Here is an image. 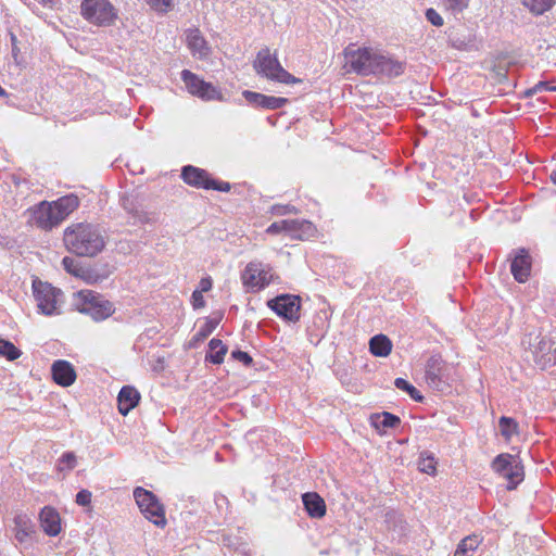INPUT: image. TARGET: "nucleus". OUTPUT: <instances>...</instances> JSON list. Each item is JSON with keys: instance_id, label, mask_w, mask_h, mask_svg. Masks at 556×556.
Listing matches in <instances>:
<instances>
[{"instance_id": "obj_18", "label": "nucleus", "mask_w": 556, "mask_h": 556, "mask_svg": "<svg viewBox=\"0 0 556 556\" xmlns=\"http://www.w3.org/2000/svg\"><path fill=\"white\" fill-rule=\"evenodd\" d=\"M243 97L250 104H252L256 108H264V109H269V110L280 109L286 103H288L287 98L266 96L263 93L249 91V90L243 92Z\"/></svg>"}, {"instance_id": "obj_19", "label": "nucleus", "mask_w": 556, "mask_h": 556, "mask_svg": "<svg viewBox=\"0 0 556 556\" xmlns=\"http://www.w3.org/2000/svg\"><path fill=\"white\" fill-rule=\"evenodd\" d=\"M181 177L187 185L206 190H208V184L212 178L205 169L192 165L182 167Z\"/></svg>"}, {"instance_id": "obj_32", "label": "nucleus", "mask_w": 556, "mask_h": 556, "mask_svg": "<svg viewBox=\"0 0 556 556\" xmlns=\"http://www.w3.org/2000/svg\"><path fill=\"white\" fill-rule=\"evenodd\" d=\"M498 427L506 441H509L518 432V424L511 417L502 416L498 420Z\"/></svg>"}, {"instance_id": "obj_22", "label": "nucleus", "mask_w": 556, "mask_h": 556, "mask_svg": "<svg viewBox=\"0 0 556 556\" xmlns=\"http://www.w3.org/2000/svg\"><path fill=\"white\" fill-rule=\"evenodd\" d=\"M140 393L131 386H124L117 396L118 412L126 416L140 401Z\"/></svg>"}, {"instance_id": "obj_5", "label": "nucleus", "mask_w": 556, "mask_h": 556, "mask_svg": "<svg viewBox=\"0 0 556 556\" xmlns=\"http://www.w3.org/2000/svg\"><path fill=\"white\" fill-rule=\"evenodd\" d=\"M253 66L257 74L278 83L293 84L300 81L280 65L276 55H271L268 48L258 51Z\"/></svg>"}, {"instance_id": "obj_25", "label": "nucleus", "mask_w": 556, "mask_h": 556, "mask_svg": "<svg viewBox=\"0 0 556 556\" xmlns=\"http://www.w3.org/2000/svg\"><path fill=\"white\" fill-rule=\"evenodd\" d=\"M305 510L312 518H321L326 514V504L316 492H307L302 495Z\"/></svg>"}, {"instance_id": "obj_53", "label": "nucleus", "mask_w": 556, "mask_h": 556, "mask_svg": "<svg viewBox=\"0 0 556 556\" xmlns=\"http://www.w3.org/2000/svg\"><path fill=\"white\" fill-rule=\"evenodd\" d=\"M391 519H400L401 520V516L397 515L395 511L388 513L387 520L390 521Z\"/></svg>"}, {"instance_id": "obj_8", "label": "nucleus", "mask_w": 556, "mask_h": 556, "mask_svg": "<svg viewBox=\"0 0 556 556\" xmlns=\"http://www.w3.org/2000/svg\"><path fill=\"white\" fill-rule=\"evenodd\" d=\"M492 468L508 480V490L515 489L523 480V466L514 455H497L492 463Z\"/></svg>"}, {"instance_id": "obj_30", "label": "nucleus", "mask_w": 556, "mask_h": 556, "mask_svg": "<svg viewBox=\"0 0 556 556\" xmlns=\"http://www.w3.org/2000/svg\"><path fill=\"white\" fill-rule=\"evenodd\" d=\"M480 542L477 535L466 536L457 545L454 556H472V553L478 548Z\"/></svg>"}, {"instance_id": "obj_4", "label": "nucleus", "mask_w": 556, "mask_h": 556, "mask_svg": "<svg viewBox=\"0 0 556 556\" xmlns=\"http://www.w3.org/2000/svg\"><path fill=\"white\" fill-rule=\"evenodd\" d=\"M34 296L38 309L46 316L60 314V307L64 303V293L48 282L39 279L33 281Z\"/></svg>"}, {"instance_id": "obj_11", "label": "nucleus", "mask_w": 556, "mask_h": 556, "mask_svg": "<svg viewBox=\"0 0 556 556\" xmlns=\"http://www.w3.org/2000/svg\"><path fill=\"white\" fill-rule=\"evenodd\" d=\"M273 279L269 270L262 268L261 264L249 263L241 274V280L248 291L256 292L267 287Z\"/></svg>"}, {"instance_id": "obj_45", "label": "nucleus", "mask_w": 556, "mask_h": 556, "mask_svg": "<svg viewBox=\"0 0 556 556\" xmlns=\"http://www.w3.org/2000/svg\"><path fill=\"white\" fill-rule=\"evenodd\" d=\"M230 188L231 187H230L229 182L217 181L213 177L211 178L210 184H208V190L213 189V190H217V191L228 192L230 190Z\"/></svg>"}, {"instance_id": "obj_43", "label": "nucleus", "mask_w": 556, "mask_h": 556, "mask_svg": "<svg viewBox=\"0 0 556 556\" xmlns=\"http://www.w3.org/2000/svg\"><path fill=\"white\" fill-rule=\"evenodd\" d=\"M298 210L293 205H274L271 207V213L277 216H282L291 213H296Z\"/></svg>"}, {"instance_id": "obj_26", "label": "nucleus", "mask_w": 556, "mask_h": 556, "mask_svg": "<svg viewBox=\"0 0 556 556\" xmlns=\"http://www.w3.org/2000/svg\"><path fill=\"white\" fill-rule=\"evenodd\" d=\"M14 531L16 541L23 544L35 533V526L27 515H17L14 517Z\"/></svg>"}, {"instance_id": "obj_23", "label": "nucleus", "mask_w": 556, "mask_h": 556, "mask_svg": "<svg viewBox=\"0 0 556 556\" xmlns=\"http://www.w3.org/2000/svg\"><path fill=\"white\" fill-rule=\"evenodd\" d=\"M186 42L193 55H198L200 59L208 55V43L198 28H191L186 31Z\"/></svg>"}, {"instance_id": "obj_31", "label": "nucleus", "mask_w": 556, "mask_h": 556, "mask_svg": "<svg viewBox=\"0 0 556 556\" xmlns=\"http://www.w3.org/2000/svg\"><path fill=\"white\" fill-rule=\"evenodd\" d=\"M521 2L533 14L541 15L549 11L554 7L556 0H521Z\"/></svg>"}, {"instance_id": "obj_56", "label": "nucleus", "mask_w": 556, "mask_h": 556, "mask_svg": "<svg viewBox=\"0 0 556 556\" xmlns=\"http://www.w3.org/2000/svg\"><path fill=\"white\" fill-rule=\"evenodd\" d=\"M40 1H41L42 3H45V4H48V3H52V2H53V0H40Z\"/></svg>"}, {"instance_id": "obj_42", "label": "nucleus", "mask_w": 556, "mask_h": 556, "mask_svg": "<svg viewBox=\"0 0 556 556\" xmlns=\"http://www.w3.org/2000/svg\"><path fill=\"white\" fill-rule=\"evenodd\" d=\"M289 226H290V224H288L286 219L280 220V222H275L267 228V232L271 233V235H277V233H281V232L286 233V231H287L286 227H289Z\"/></svg>"}, {"instance_id": "obj_55", "label": "nucleus", "mask_w": 556, "mask_h": 556, "mask_svg": "<svg viewBox=\"0 0 556 556\" xmlns=\"http://www.w3.org/2000/svg\"><path fill=\"white\" fill-rule=\"evenodd\" d=\"M7 96L5 90L0 86V97Z\"/></svg>"}, {"instance_id": "obj_39", "label": "nucleus", "mask_w": 556, "mask_h": 556, "mask_svg": "<svg viewBox=\"0 0 556 556\" xmlns=\"http://www.w3.org/2000/svg\"><path fill=\"white\" fill-rule=\"evenodd\" d=\"M76 466V456L73 452L64 453L60 458L59 469H73Z\"/></svg>"}, {"instance_id": "obj_12", "label": "nucleus", "mask_w": 556, "mask_h": 556, "mask_svg": "<svg viewBox=\"0 0 556 556\" xmlns=\"http://www.w3.org/2000/svg\"><path fill=\"white\" fill-rule=\"evenodd\" d=\"M533 362L541 370L551 367L553 352L556 342L547 337H535L534 342L529 341Z\"/></svg>"}, {"instance_id": "obj_13", "label": "nucleus", "mask_w": 556, "mask_h": 556, "mask_svg": "<svg viewBox=\"0 0 556 556\" xmlns=\"http://www.w3.org/2000/svg\"><path fill=\"white\" fill-rule=\"evenodd\" d=\"M55 213L56 210L53 203L41 202L33 211V223L43 230H50L61 223L59 215Z\"/></svg>"}, {"instance_id": "obj_27", "label": "nucleus", "mask_w": 556, "mask_h": 556, "mask_svg": "<svg viewBox=\"0 0 556 556\" xmlns=\"http://www.w3.org/2000/svg\"><path fill=\"white\" fill-rule=\"evenodd\" d=\"M56 213L63 222L74 210H76L79 205L78 197L74 194H68L60 198L59 200L53 202Z\"/></svg>"}, {"instance_id": "obj_10", "label": "nucleus", "mask_w": 556, "mask_h": 556, "mask_svg": "<svg viewBox=\"0 0 556 556\" xmlns=\"http://www.w3.org/2000/svg\"><path fill=\"white\" fill-rule=\"evenodd\" d=\"M181 79L184 80L188 91L202 100L211 101L222 99V93L215 86L200 79L195 74L188 70H184L181 72Z\"/></svg>"}, {"instance_id": "obj_38", "label": "nucleus", "mask_w": 556, "mask_h": 556, "mask_svg": "<svg viewBox=\"0 0 556 556\" xmlns=\"http://www.w3.org/2000/svg\"><path fill=\"white\" fill-rule=\"evenodd\" d=\"M223 545L227 546L230 549H233L235 552L248 555V545L245 543H239L237 538H231L230 535H223Z\"/></svg>"}, {"instance_id": "obj_51", "label": "nucleus", "mask_w": 556, "mask_h": 556, "mask_svg": "<svg viewBox=\"0 0 556 556\" xmlns=\"http://www.w3.org/2000/svg\"><path fill=\"white\" fill-rule=\"evenodd\" d=\"M16 36L14 34H11V42H12V54H13V58L16 60V56H17V53H18V48H17V45H16Z\"/></svg>"}, {"instance_id": "obj_47", "label": "nucleus", "mask_w": 556, "mask_h": 556, "mask_svg": "<svg viewBox=\"0 0 556 556\" xmlns=\"http://www.w3.org/2000/svg\"><path fill=\"white\" fill-rule=\"evenodd\" d=\"M148 3L156 11H167L170 5V0H148Z\"/></svg>"}, {"instance_id": "obj_44", "label": "nucleus", "mask_w": 556, "mask_h": 556, "mask_svg": "<svg viewBox=\"0 0 556 556\" xmlns=\"http://www.w3.org/2000/svg\"><path fill=\"white\" fill-rule=\"evenodd\" d=\"M231 357L236 361L243 363L245 366H250L253 363L252 357L241 350L232 351Z\"/></svg>"}, {"instance_id": "obj_28", "label": "nucleus", "mask_w": 556, "mask_h": 556, "mask_svg": "<svg viewBox=\"0 0 556 556\" xmlns=\"http://www.w3.org/2000/svg\"><path fill=\"white\" fill-rule=\"evenodd\" d=\"M369 351L375 356L379 357H386L388 356L392 351V342L391 340L384 336V334H377L374 336L369 340Z\"/></svg>"}, {"instance_id": "obj_17", "label": "nucleus", "mask_w": 556, "mask_h": 556, "mask_svg": "<svg viewBox=\"0 0 556 556\" xmlns=\"http://www.w3.org/2000/svg\"><path fill=\"white\" fill-rule=\"evenodd\" d=\"M52 378L62 387H70L75 382L76 371L73 365L63 359L55 361L51 367Z\"/></svg>"}, {"instance_id": "obj_2", "label": "nucleus", "mask_w": 556, "mask_h": 556, "mask_svg": "<svg viewBox=\"0 0 556 556\" xmlns=\"http://www.w3.org/2000/svg\"><path fill=\"white\" fill-rule=\"evenodd\" d=\"M75 306L80 313L91 316L96 321L109 318L115 311L112 302L90 290H81L76 293Z\"/></svg>"}, {"instance_id": "obj_24", "label": "nucleus", "mask_w": 556, "mask_h": 556, "mask_svg": "<svg viewBox=\"0 0 556 556\" xmlns=\"http://www.w3.org/2000/svg\"><path fill=\"white\" fill-rule=\"evenodd\" d=\"M64 269L71 275L81 278L89 283L97 282L100 277L94 274L91 269L81 266L75 258L65 256L62 260Z\"/></svg>"}, {"instance_id": "obj_46", "label": "nucleus", "mask_w": 556, "mask_h": 556, "mask_svg": "<svg viewBox=\"0 0 556 556\" xmlns=\"http://www.w3.org/2000/svg\"><path fill=\"white\" fill-rule=\"evenodd\" d=\"M91 492L88 490H80L76 495V503L80 506H87L91 502Z\"/></svg>"}, {"instance_id": "obj_14", "label": "nucleus", "mask_w": 556, "mask_h": 556, "mask_svg": "<svg viewBox=\"0 0 556 556\" xmlns=\"http://www.w3.org/2000/svg\"><path fill=\"white\" fill-rule=\"evenodd\" d=\"M445 363L440 354H432L426 364V379L431 388L442 390Z\"/></svg>"}, {"instance_id": "obj_9", "label": "nucleus", "mask_w": 556, "mask_h": 556, "mask_svg": "<svg viewBox=\"0 0 556 556\" xmlns=\"http://www.w3.org/2000/svg\"><path fill=\"white\" fill-rule=\"evenodd\" d=\"M267 306L280 318L296 323L300 319L301 299L293 294H279L267 301Z\"/></svg>"}, {"instance_id": "obj_15", "label": "nucleus", "mask_w": 556, "mask_h": 556, "mask_svg": "<svg viewBox=\"0 0 556 556\" xmlns=\"http://www.w3.org/2000/svg\"><path fill=\"white\" fill-rule=\"evenodd\" d=\"M375 66V75L397 77L404 73L406 63L378 52Z\"/></svg>"}, {"instance_id": "obj_21", "label": "nucleus", "mask_w": 556, "mask_h": 556, "mask_svg": "<svg viewBox=\"0 0 556 556\" xmlns=\"http://www.w3.org/2000/svg\"><path fill=\"white\" fill-rule=\"evenodd\" d=\"M39 520L48 535L55 536L61 532V518L54 508L50 506L43 507L39 514Z\"/></svg>"}, {"instance_id": "obj_20", "label": "nucleus", "mask_w": 556, "mask_h": 556, "mask_svg": "<svg viewBox=\"0 0 556 556\" xmlns=\"http://www.w3.org/2000/svg\"><path fill=\"white\" fill-rule=\"evenodd\" d=\"M290 224L287 228L286 235L293 239L306 240L314 237L316 228L309 220L306 219H286Z\"/></svg>"}, {"instance_id": "obj_7", "label": "nucleus", "mask_w": 556, "mask_h": 556, "mask_svg": "<svg viewBox=\"0 0 556 556\" xmlns=\"http://www.w3.org/2000/svg\"><path fill=\"white\" fill-rule=\"evenodd\" d=\"M81 14L90 23L109 26L116 18V11L109 0H84Z\"/></svg>"}, {"instance_id": "obj_48", "label": "nucleus", "mask_w": 556, "mask_h": 556, "mask_svg": "<svg viewBox=\"0 0 556 556\" xmlns=\"http://www.w3.org/2000/svg\"><path fill=\"white\" fill-rule=\"evenodd\" d=\"M192 305L194 308H201L205 305L203 294L199 290H194L191 295Z\"/></svg>"}, {"instance_id": "obj_41", "label": "nucleus", "mask_w": 556, "mask_h": 556, "mask_svg": "<svg viewBox=\"0 0 556 556\" xmlns=\"http://www.w3.org/2000/svg\"><path fill=\"white\" fill-rule=\"evenodd\" d=\"M426 18L428 22H430L433 26L440 27L443 25V18L442 16L432 8L428 9L426 11Z\"/></svg>"}, {"instance_id": "obj_16", "label": "nucleus", "mask_w": 556, "mask_h": 556, "mask_svg": "<svg viewBox=\"0 0 556 556\" xmlns=\"http://www.w3.org/2000/svg\"><path fill=\"white\" fill-rule=\"evenodd\" d=\"M510 271L518 282H526L531 271V256L528 251L520 249L510 264Z\"/></svg>"}, {"instance_id": "obj_34", "label": "nucleus", "mask_w": 556, "mask_h": 556, "mask_svg": "<svg viewBox=\"0 0 556 556\" xmlns=\"http://www.w3.org/2000/svg\"><path fill=\"white\" fill-rule=\"evenodd\" d=\"M394 386L397 389L406 392L414 401H416V402H422L424 401V396L421 395V393L413 384H410L408 381H406L405 379L396 378L394 380Z\"/></svg>"}, {"instance_id": "obj_29", "label": "nucleus", "mask_w": 556, "mask_h": 556, "mask_svg": "<svg viewBox=\"0 0 556 556\" xmlns=\"http://www.w3.org/2000/svg\"><path fill=\"white\" fill-rule=\"evenodd\" d=\"M226 353L227 346L222 342V340L214 338L208 343L206 361H210L213 364H222Z\"/></svg>"}, {"instance_id": "obj_33", "label": "nucleus", "mask_w": 556, "mask_h": 556, "mask_svg": "<svg viewBox=\"0 0 556 556\" xmlns=\"http://www.w3.org/2000/svg\"><path fill=\"white\" fill-rule=\"evenodd\" d=\"M435 458L431 453L427 451L420 453L418 459V468L420 471L426 472L428 475H433L435 472Z\"/></svg>"}, {"instance_id": "obj_52", "label": "nucleus", "mask_w": 556, "mask_h": 556, "mask_svg": "<svg viewBox=\"0 0 556 556\" xmlns=\"http://www.w3.org/2000/svg\"><path fill=\"white\" fill-rule=\"evenodd\" d=\"M536 93H538V91H534V86H533V87L525 90L523 98H531V97H533Z\"/></svg>"}, {"instance_id": "obj_50", "label": "nucleus", "mask_w": 556, "mask_h": 556, "mask_svg": "<svg viewBox=\"0 0 556 556\" xmlns=\"http://www.w3.org/2000/svg\"><path fill=\"white\" fill-rule=\"evenodd\" d=\"M212 286H213V280L211 277H204L201 279L200 281V290L201 293L203 292H207L212 289Z\"/></svg>"}, {"instance_id": "obj_36", "label": "nucleus", "mask_w": 556, "mask_h": 556, "mask_svg": "<svg viewBox=\"0 0 556 556\" xmlns=\"http://www.w3.org/2000/svg\"><path fill=\"white\" fill-rule=\"evenodd\" d=\"M21 351L10 341L0 338V356H4L9 361L18 358Z\"/></svg>"}, {"instance_id": "obj_1", "label": "nucleus", "mask_w": 556, "mask_h": 556, "mask_svg": "<svg viewBox=\"0 0 556 556\" xmlns=\"http://www.w3.org/2000/svg\"><path fill=\"white\" fill-rule=\"evenodd\" d=\"M63 241L67 250L78 256L93 257L105 247V237L98 226L78 223L67 227Z\"/></svg>"}, {"instance_id": "obj_35", "label": "nucleus", "mask_w": 556, "mask_h": 556, "mask_svg": "<svg viewBox=\"0 0 556 556\" xmlns=\"http://www.w3.org/2000/svg\"><path fill=\"white\" fill-rule=\"evenodd\" d=\"M400 424H401L400 417H397L391 413H388V412H384V413H382V415L377 416V419L374 421V425L377 428L382 427L383 429L384 428H395Z\"/></svg>"}, {"instance_id": "obj_37", "label": "nucleus", "mask_w": 556, "mask_h": 556, "mask_svg": "<svg viewBox=\"0 0 556 556\" xmlns=\"http://www.w3.org/2000/svg\"><path fill=\"white\" fill-rule=\"evenodd\" d=\"M219 319L210 318L199 328L197 333L194 334L195 341H202L206 339L217 327Z\"/></svg>"}, {"instance_id": "obj_6", "label": "nucleus", "mask_w": 556, "mask_h": 556, "mask_svg": "<svg viewBox=\"0 0 556 556\" xmlns=\"http://www.w3.org/2000/svg\"><path fill=\"white\" fill-rule=\"evenodd\" d=\"M134 497L143 516L156 527L164 528L167 523L165 509L156 495L141 486L134 490Z\"/></svg>"}, {"instance_id": "obj_49", "label": "nucleus", "mask_w": 556, "mask_h": 556, "mask_svg": "<svg viewBox=\"0 0 556 556\" xmlns=\"http://www.w3.org/2000/svg\"><path fill=\"white\" fill-rule=\"evenodd\" d=\"M534 91L544 92V91H556V86H549L546 81H539L534 85Z\"/></svg>"}, {"instance_id": "obj_40", "label": "nucleus", "mask_w": 556, "mask_h": 556, "mask_svg": "<svg viewBox=\"0 0 556 556\" xmlns=\"http://www.w3.org/2000/svg\"><path fill=\"white\" fill-rule=\"evenodd\" d=\"M469 0H444V4L453 12H460L468 7Z\"/></svg>"}, {"instance_id": "obj_54", "label": "nucleus", "mask_w": 556, "mask_h": 556, "mask_svg": "<svg viewBox=\"0 0 556 556\" xmlns=\"http://www.w3.org/2000/svg\"><path fill=\"white\" fill-rule=\"evenodd\" d=\"M551 179L556 185V169L552 172Z\"/></svg>"}, {"instance_id": "obj_3", "label": "nucleus", "mask_w": 556, "mask_h": 556, "mask_svg": "<svg viewBox=\"0 0 556 556\" xmlns=\"http://www.w3.org/2000/svg\"><path fill=\"white\" fill-rule=\"evenodd\" d=\"M344 68L348 73H356L358 75H375V63L378 52L369 48H356L350 45L344 49Z\"/></svg>"}]
</instances>
